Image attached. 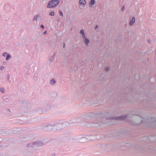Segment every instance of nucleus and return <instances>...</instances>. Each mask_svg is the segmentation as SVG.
Wrapping results in <instances>:
<instances>
[{
  "label": "nucleus",
  "instance_id": "9b49d317",
  "mask_svg": "<svg viewBox=\"0 0 156 156\" xmlns=\"http://www.w3.org/2000/svg\"><path fill=\"white\" fill-rule=\"evenodd\" d=\"M11 58V55L9 54H7L6 55V58L5 60L6 61H8L9 59H10Z\"/></svg>",
  "mask_w": 156,
  "mask_h": 156
},
{
  "label": "nucleus",
  "instance_id": "f8f14e48",
  "mask_svg": "<svg viewBox=\"0 0 156 156\" xmlns=\"http://www.w3.org/2000/svg\"><path fill=\"white\" fill-rule=\"evenodd\" d=\"M50 83L51 84L53 85L56 83V82L55 79H52L51 80Z\"/></svg>",
  "mask_w": 156,
  "mask_h": 156
},
{
  "label": "nucleus",
  "instance_id": "aec40b11",
  "mask_svg": "<svg viewBox=\"0 0 156 156\" xmlns=\"http://www.w3.org/2000/svg\"><path fill=\"white\" fill-rule=\"evenodd\" d=\"M8 54L7 52H4L2 54V56L4 57H5L6 55Z\"/></svg>",
  "mask_w": 156,
  "mask_h": 156
},
{
  "label": "nucleus",
  "instance_id": "7ed1b4c3",
  "mask_svg": "<svg viewBox=\"0 0 156 156\" xmlns=\"http://www.w3.org/2000/svg\"><path fill=\"white\" fill-rule=\"evenodd\" d=\"M43 145V144L39 141H37L33 143L28 144L27 147H34L40 146Z\"/></svg>",
  "mask_w": 156,
  "mask_h": 156
},
{
  "label": "nucleus",
  "instance_id": "6ab92c4d",
  "mask_svg": "<svg viewBox=\"0 0 156 156\" xmlns=\"http://www.w3.org/2000/svg\"><path fill=\"white\" fill-rule=\"evenodd\" d=\"M81 34H84V30H83V29H82V30H81L80 31V32Z\"/></svg>",
  "mask_w": 156,
  "mask_h": 156
},
{
  "label": "nucleus",
  "instance_id": "f257e3e1",
  "mask_svg": "<svg viewBox=\"0 0 156 156\" xmlns=\"http://www.w3.org/2000/svg\"><path fill=\"white\" fill-rule=\"evenodd\" d=\"M48 130H50L54 128L57 130H59L63 129L62 123L61 122H55L54 126L49 125L47 126Z\"/></svg>",
  "mask_w": 156,
  "mask_h": 156
},
{
  "label": "nucleus",
  "instance_id": "39448f33",
  "mask_svg": "<svg viewBox=\"0 0 156 156\" xmlns=\"http://www.w3.org/2000/svg\"><path fill=\"white\" fill-rule=\"evenodd\" d=\"M126 115H122L118 117H113L112 119H116L119 120H123L127 117Z\"/></svg>",
  "mask_w": 156,
  "mask_h": 156
},
{
  "label": "nucleus",
  "instance_id": "a878e982",
  "mask_svg": "<svg viewBox=\"0 0 156 156\" xmlns=\"http://www.w3.org/2000/svg\"><path fill=\"white\" fill-rule=\"evenodd\" d=\"M153 122V123H154V124H156V121L154 120V121Z\"/></svg>",
  "mask_w": 156,
  "mask_h": 156
},
{
  "label": "nucleus",
  "instance_id": "f3484780",
  "mask_svg": "<svg viewBox=\"0 0 156 156\" xmlns=\"http://www.w3.org/2000/svg\"><path fill=\"white\" fill-rule=\"evenodd\" d=\"M109 69V67L108 66H106L105 68V70L106 71H108Z\"/></svg>",
  "mask_w": 156,
  "mask_h": 156
},
{
  "label": "nucleus",
  "instance_id": "b1692460",
  "mask_svg": "<svg viewBox=\"0 0 156 156\" xmlns=\"http://www.w3.org/2000/svg\"><path fill=\"white\" fill-rule=\"evenodd\" d=\"M41 27L43 29L44 28V26L43 25H41Z\"/></svg>",
  "mask_w": 156,
  "mask_h": 156
},
{
  "label": "nucleus",
  "instance_id": "a211bd4d",
  "mask_svg": "<svg viewBox=\"0 0 156 156\" xmlns=\"http://www.w3.org/2000/svg\"><path fill=\"white\" fill-rule=\"evenodd\" d=\"M49 15L51 16H53L54 15V11L51 12L49 13Z\"/></svg>",
  "mask_w": 156,
  "mask_h": 156
},
{
  "label": "nucleus",
  "instance_id": "2eb2a0df",
  "mask_svg": "<svg viewBox=\"0 0 156 156\" xmlns=\"http://www.w3.org/2000/svg\"><path fill=\"white\" fill-rule=\"evenodd\" d=\"M55 56V53H54L53 56L52 57H51L49 58V60L50 61L52 62L53 61V60L54 57Z\"/></svg>",
  "mask_w": 156,
  "mask_h": 156
},
{
  "label": "nucleus",
  "instance_id": "ddd939ff",
  "mask_svg": "<svg viewBox=\"0 0 156 156\" xmlns=\"http://www.w3.org/2000/svg\"><path fill=\"white\" fill-rule=\"evenodd\" d=\"M84 41L86 44L87 45L89 42V40L87 38H85L84 39Z\"/></svg>",
  "mask_w": 156,
  "mask_h": 156
},
{
  "label": "nucleus",
  "instance_id": "4468645a",
  "mask_svg": "<svg viewBox=\"0 0 156 156\" xmlns=\"http://www.w3.org/2000/svg\"><path fill=\"white\" fill-rule=\"evenodd\" d=\"M76 120L75 119H72L70 120L69 124H73L75 122Z\"/></svg>",
  "mask_w": 156,
  "mask_h": 156
},
{
  "label": "nucleus",
  "instance_id": "1a4fd4ad",
  "mask_svg": "<svg viewBox=\"0 0 156 156\" xmlns=\"http://www.w3.org/2000/svg\"><path fill=\"white\" fill-rule=\"evenodd\" d=\"M95 0H90V1L89 3V6L91 7L92 5H94L95 3Z\"/></svg>",
  "mask_w": 156,
  "mask_h": 156
},
{
  "label": "nucleus",
  "instance_id": "393cba45",
  "mask_svg": "<svg viewBox=\"0 0 156 156\" xmlns=\"http://www.w3.org/2000/svg\"><path fill=\"white\" fill-rule=\"evenodd\" d=\"M82 37L84 38V39L85 38H86L85 35H84V33L83 34H82Z\"/></svg>",
  "mask_w": 156,
  "mask_h": 156
},
{
  "label": "nucleus",
  "instance_id": "412c9836",
  "mask_svg": "<svg viewBox=\"0 0 156 156\" xmlns=\"http://www.w3.org/2000/svg\"><path fill=\"white\" fill-rule=\"evenodd\" d=\"M125 7L124 5H122L121 8V11H123L125 9Z\"/></svg>",
  "mask_w": 156,
  "mask_h": 156
},
{
  "label": "nucleus",
  "instance_id": "20e7f679",
  "mask_svg": "<svg viewBox=\"0 0 156 156\" xmlns=\"http://www.w3.org/2000/svg\"><path fill=\"white\" fill-rule=\"evenodd\" d=\"M93 137V136L92 135L87 136V137H82L80 136L78 138V139H79L78 140L80 143H83L86 141V139H90V140H93L92 138Z\"/></svg>",
  "mask_w": 156,
  "mask_h": 156
},
{
  "label": "nucleus",
  "instance_id": "4be33fe9",
  "mask_svg": "<svg viewBox=\"0 0 156 156\" xmlns=\"http://www.w3.org/2000/svg\"><path fill=\"white\" fill-rule=\"evenodd\" d=\"M4 68V66H1L0 67V69L1 70H3Z\"/></svg>",
  "mask_w": 156,
  "mask_h": 156
},
{
  "label": "nucleus",
  "instance_id": "f03ea898",
  "mask_svg": "<svg viewBox=\"0 0 156 156\" xmlns=\"http://www.w3.org/2000/svg\"><path fill=\"white\" fill-rule=\"evenodd\" d=\"M59 3L58 0H51L48 2L47 7L48 8H53L56 6Z\"/></svg>",
  "mask_w": 156,
  "mask_h": 156
},
{
  "label": "nucleus",
  "instance_id": "0eeeda50",
  "mask_svg": "<svg viewBox=\"0 0 156 156\" xmlns=\"http://www.w3.org/2000/svg\"><path fill=\"white\" fill-rule=\"evenodd\" d=\"M62 126L63 129L65 128L66 127L68 126L69 124V123L66 121H64L62 123Z\"/></svg>",
  "mask_w": 156,
  "mask_h": 156
},
{
  "label": "nucleus",
  "instance_id": "cd10ccee",
  "mask_svg": "<svg viewBox=\"0 0 156 156\" xmlns=\"http://www.w3.org/2000/svg\"><path fill=\"white\" fill-rule=\"evenodd\" d=\"M97 27H98V26H97H97L95 27V29H97Z\"/></svg>",
  "mask_w": 156,
  "mask_h": 156
},
{
  "label": "nucleus",
  "instance_id": "6e6552de",
  "mask_svg": "<svg viewBox=\"0 0 156 156\" xmlns=\"http://www.w3.org/2000/svg\"><path fill=\"white\" fill-rule=\"evenodd\" d=\"M39 15L38 14L35 15L33 17L32 20L34 22L35 21L36 22L37 19L39 17Z\"/></svg>",
  "mask_w": 156,
  "mask_h": 156
},
{
  "label": "nucleus",
  "instance_id": "c756f323",
  "mask_svg": "<svg viewBox=\"0 0 156 156\" xmlns=\"http://www.w3.org/2000/svg\"><path fill=\"white\" fill-rule=\"evenodd\" d=\"M150 41H151L150 40H148V42L149 43V42H150Z\"/></svg>",
  "mask_w": 156,
  "mask_h": 156
},
{
  "label": "nucleus",
  "instance_id": "c85d7f7f",
  "mask_svg": "<svg viewBox=\"0 0 156 156\" xmlns=\"http://www.w3.org/2000/svg\"><path fill=\"white\" fill-rule=\"evenodd\" d=\"M55 154H53L52 155H51V156H55Z\"/></svg>",
  "mask_w": 156,
  "mask_h": 156
},
{
  "label": "nucleus",
  "instance_id": "423d86ee",
  "mask_svg": "<svg viewBox=\"0 0 156 156\" xmlns=\"http://www.w3.org/2000/svg\"><path fill=\"white\" fill-rule=\"evenodd\" d=\"M79 3L81 5V6L83 8L86 4V2L85 0H80Z\"/></svg>",
  "mask_w": 156,
  "mask_h": 156
},
{
  "label": "nucleus",
  "instance_id": "9d476101",
  "mask_svg": "<svg viewBox=\"0 0 156 156\" xmlns=\"http://www.w3.org/2000/svg\"><path fill=\"white\" fill-rule=\"evenodd\" d=\"M135 22V18L134 17H133L132 18V19L130 21V22L129 23V25L130 26L132 25L133 23Z\"/></svg>",
  "mask_w": 156,
  "mask_h": 156
},
{
  "label": "nucleus",
  "instance_id": "7c9ffc66",
  "mask_svg": "<svg viewBox=\"0 0 156 156\" xmlns=\"http://www.w3.org/2000/svg\"><path fill=\"white\" fill-rule=\"evenodd\" d=\"M65 46V44H63V47L64 48Z\"/></svg>",
  "mask_w": 156,
  "mask_h": 156
},
{
  "label": "nucleus",
  "instance_id": "bb28decb",
  "mask_svg": "<svg viewBox=\"0 0 156 156\" xmlns=\"http://www.w3.org/2000/svg\"><path fill=\"white\" fill-rule=\"evenodd\" d=\"M46 33H47L46 31H45L44 32V34H46Z\"/></svg>",
  "mask_w": 156,
  "mask_h": 156
},
{
  "label": "nucleus",
  "instance_id": "dca6fc26",
  "mask_svg": "<svg viewBox=\"0 0 156 156\" xmlns=\"http://www.w3.org/2000/svg\"><path fill=\"white\" fill-rule=\"evenodd\" d=\"M0 91L2 93H3L5 92L4 89L2 87H1L0 89Z\"/></svg>",
  "mask_w": 156,
  "mask_h": 156
},
{
  "label": "nucleus",
  "instance_id": "5701e85b",
  "mask_svg": "<svg viewBox=\"0 0 156 156\" xmlns=\"http://www.w3.org/2000/svg\"><path fill=\"white\" fill-rule=\"evenodd\" d=\"M59 13L61 16H63V13L61 11H59Z\"/></svg>",
  "mask_w": 156,
  "mask_h": 156
},
{
  "label": "nucleus",
  "instance_id": "2f4dec72",
  "mask_svg": "<svg viewBox=\"0 0 156 156\" xmlns=\"http://www.w3.org/2000/svg\"><path fill=\"white\" fill-rule=\"evenodd\" d=\"M8 77L9 78V75H8Z\"/></svg>",
  "mask_w": 156,
  "mask_h": 156
}]
</instances>
